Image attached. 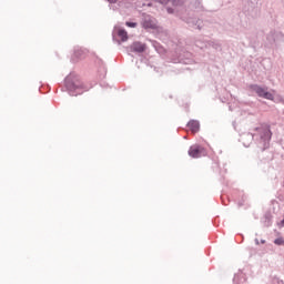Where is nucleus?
Here are the masks:
<instances>
[{"instance_id": "f257e3e1", "label": "nucleus", "mask_w": 284, "mask_h": 284, "mask_svg": "<svg viewBox=\"0 0 284 284\" xmlns=\"http://www.w3.org/2000/svg\"><path fill=\"white\" fill-rule=\"evenodd\" d=\"M251 90H253V92H256L257 97H261L262 99H267L268 101L274 100V94L268 92L265 88L254 84L251 87Z\"/></svg>"}, {"instance_id": "f03ea898", "label": "nucleus", "mask_w": 284, "mask_h": 284, "mask_svg": "<svg viewBox=\"0 0 284 284\" xmlns=\"http://www.w3.org/2000/svg\"><path fill=\"white\" fill-rule=\"evenodd\" d=\"M189 156L201 159V156H205V149L199 144H194L189 149Z\"/></svg>"}, {"instance_id": "7ed1b4c3", "label": "nucleus", "mask_w": 284, "mask_h": 284, "mask_svg": "<svg viewBox=\"0 0 284 284\" xmlns=\"http://www.w3.org/2000/svg\"><path fill=\"white\" fill-rule=\"evenodd\" d=\"M142 26L145 28V30H154L156 29V20L152 18H145Z\"/></svg>"}, {"instance_id": "20e7f679", "label": "nucleus", "mask_w": 284, "mask_h": 284, "mask_svg": "<svg viewBox=\"0 0 284 284\" xmlns=\"http://www.w3.org/2000/svg\"><path fill=\"white\" fill-rule=\"evenodd\" d=\"M187 126L190 128V130L192 132H199L200 128H201V124L199 123V121L196 120H191L189 123H187Z\"/></svg>"}, {"instance_id": "39448f33", "label": "nucleus", "mask_w": 284, "mask_h": 284, "mask_svg": "<svg viewBox=\"0 0 284 284\" xmlns=\"http://www.w3.org/2000/svg\"><path fill=\"white\" fill-rule=\"evenodd\" d=\"M131 50H133V52H144L145 51V45L140 43V42H134L131 45Z\"/></svg>"}, {"instance_id": "423d86ee", "label": "nucleus", "mask_w": 284, "mask_h": 284, "mask_svg": "<svg viewBox=\"0 0 284 284\" xmlns=\"http://www.w3.org/2000/svg\"><path fill=\"white\" fill-rule=\"evenodd\" d=\"M118 36L120 37L121 41H126L128 40V31L120 29L118 30Z\"/></svg>"}, {"instance_id": "0eeeda50", "label": "nucleus", "mask_w": 284, "mask_h": 284, "mask_svg": "<svg viewBox=\"0 0 284 284\" xmlns=\"http://www.w3.org/2000/svg\"><path fill=\"white\" fill-rule=\"evenodd\" d=\"M275 245H284V239L283 237H277L274 240Z\"/></svg>"}, {"instance_id": "6e6552de", "label": "nucleus", "mask_w": 284, "mask_h": 284, "mask_svg": "<svg viewBox=\"0 0 284 284\" xmlns=\"http://www.w3.org/2000/svg\"><path fill=\"white\" fill-rule=\"evenodd\" d=\"M129 28H136V22H126Z\"/></svg>"}, {"instance_id": "1a4fd4ad", "label": "nucleus", "mask_w": 284, "mask_h": 284, "mask_svg": "<svg viewBox=\"0 0 284 284\" xmlns=\"http://www.w3.org/2000/svg\"><path fill=\"white\" fill-rule=\"evenodd\" d=\"M160 1V3H168V1H170V0H159Z\"/></svg>"}, {"instance_id": "9d476101", "label": "nucleus", "mask_w": 284, "mask_h": 284, "mask_svg": "<svg viewBox=\"0 0 284 284\" xmlns=\"http://www.w3.org/2000/svg\"><path fill=\"white\" fill-rule=\"evenodd\" d=\"M110 3H116V0H109Z\"/></svg>"}, {"instance_id": "9b49d317", "label": "nucleus", "mask_w": 284, "mask_h": 284, "mask_svg": "<svg viewBox=\"0 0 284 284\" xmlns=\"http://www.w3.org/2000/svg\"><path fill=\"white\" fill-rule=\"evenodd\" d=\"M281 224L284 225V219L282 220Z\"/></svg>"}]
</instances>
